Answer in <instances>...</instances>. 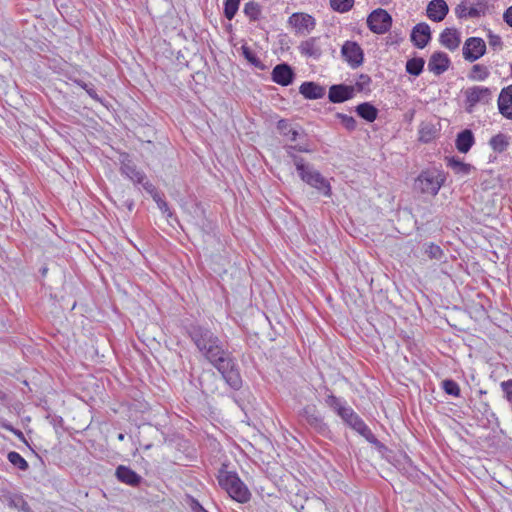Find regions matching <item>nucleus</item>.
<instances>
[{
	"label": "nucleus",
	"mask_w": 512,
	"mask_h": 512,
	"mask_svg": "<svg viewBox=\"0 0 512 512\" xmlns=\"http://www.w3.org/2000/svg\"><path fill=\"white\" fill-rule=\"evenodd\" d=\"M187 333L201 355L218 370L225 382L233 390H239L242 378L224 342L211 329L201 325H190Z\"/></svg>",
	"instance_id": "f257e3e1"
},
{
	"label": "nucleus",
	"mask_w": 512,
	"mask_h": 512,
	"mask_svg": "<svg viewBox=\"0 0 512 512\" xmlns=\"http://www.w3.org/2000/svg\"><path fill=\"white\" fill-rule=\"evenodd\" d=\"M293 162L303 182L317 189L323 195L327 197L331 196L330 183L319 171L315 170L312 165L305 163L304 159L301 157L293 156Z\"/></svg>",
	"instance_id": "f03ea898"
},
{
	"label": "nucleus",
	"mask_w": 512,
	"mask_h": 512,
	"mask_svg": "<svg viewBox=\"0 0 512 512\" xmlns=\"http://www.w3.org/2000/svg\"><path fill=\"white\" fill-rule=\"evenodd\" d=\"M217 480L233 500L239 503H246L250 500V491L235 472L220 470Z\"/></svg>",
	"instance_id": "7ed1b4c3"
},
{
	"label": "nucleus",
	"mask_w": 512,
	"mask_h": 512,
	"mask_svg": "<svg viewBox=\"0 0 512 512\" xmlns=\"http://www.w3.org/2000/svg\"><path fill=\"white\" fill-rule=\"evenodd\" d=\"M443 174L437 169L422 171L415 181V189L435 196L444 183Z\"/></svg>",
	"instance_id": "20e7f679"
},
{
	"label": "nucleus",
	"mask_w": 512,
	"mask_h": 512,
	"mask_svg": "<svg viewBox=\"0 0 512 512\" xmlns=\"http://www.w3.org/2000/svg\"><path fill=\"white\" fill-rule=\"evenodd\" d=\"M302 423L306 424L316 434L329 438L331 430L327 423L324 422L323 417L319 414L316 406L307 405L299 413Z\"/></svg>",
	"instance_id": "39448f33"
},
{
	"label": "nucleus",
	"mask_w": 512,
	"mask_h": 512,
	"mask_svg": "<svg viewBox=\"0 0 512 512\" xmlns=\"http://www.w3.org/2000/svg\"><path fill=\"white\" fill-rule=\"evenodd\" d=\"M492 89L483 86H473L465 90L466 111L472 113L478 104H488L492 100Z\"/></svg>",
	"instance_id": "423d86ee"
},
{
	"label": "nucleus",
	"mask_w": 512,
	"mask_h": 512,
	"mask_svg": "<svg viewBox=\"0 0 512 512\" xmlns=\"http://www.w3.org/2000/svg\"><path fill=\"white\" fill-rule=\"evenodd\" d=\"M120 170L121 173L129 178L133 183L141 184L149 194H153L155 192V186L147 179L145 173L139 170L132 161H122Z\"/></svg>",
	"instance_id": "0eeeda50"
},
{
	"label": "nucleus",
	"mask_w": 512,
	"mask_h": 512,
	"mask_svg": "<svg viewBox=\"0 0 512 512\" xmlns=\"http://www.w3.org/2000/svg\"><path fill=\"white\" fill-rule=\"evenodd\" d=\"M367 25L372 32L384 34L392 25V17L386 10L378 8L369 14Z\"/></svg>",
	"instance_id": "6e6552de"
},
{
	"label": "nucleus",
	"mask_w": 512,
	"mask_h": 512,
	"mask_svg": "<svg viewBox=\"0 0 512 512\" xmlns=\"http://www.w3.org/2000/svg\"><path fill=\"white\" fill-rule=\"evenodd\" d=\"M486 53V43L480 37L467 38L463 44V58L468 62H475Z\"/></svg>",
	"instance_id": "1a4fd4ad"
},
{
	"label": "nucleus",
	"mask_w": 512,
	"mask_h": 512,
	"mask_svg": "<svg viewBox=\"0 0 512 512\" xmlns=\"http://www.w3.org/2000/svg\"><path fill=\"white\" fill-rule=\"evenodd\" d=\"M341 53L345 61L352 67L357 68L363 63V50L358 43L346 41L342 46Z\"/></svg>",
	"instance_id": "9d476101"
},
{
	"label": "nucleus",
	"mask_w": 512,
	"mask_h": 512,
	"mask_svg": "<svg viewBox=\"0 0 512 512\" xmlns=\"http://www.w3.org/2000/svg\"><path fill=\"white\" fill-rule=\"evenodd\" d=\"M288 23L299 34L310 33L316 26L314 17L306 13H293L289 17Z\"/></svg>",
	"instance_id": "9b49d317"
},
{
	"label": "nucleus",
	"mask_w": 512,
	"mask_h": 512,
	"mask_svg": "<svg viewBox=\"0 0 512 512\" xmlns=\"http://www.w3.org/2000/svg\"><path fill=\"white\" fill-rule=\"evenodd\" d=\"M294 78L295 73L287 63L278 64L272 70V80L281 86L292 84Z\"/></svg>",
	"instance_id": "f8f14e48"
},
{
	"label": "nucleus",
	"mask_w": 512,
	"mask_h": 512,
	"mask_svg": "<svg viewBox=\"0 0 512 512\" xmlns=\"http://www.w3.org/2000/svg\"><path fill=\"white\" fill-rule=\"evenodd\" d=\"M431 40V30L427 23H418L411 32V41L419 48L423 49Z\"/></svg>",
	"instance_id": "ddd939ff"
},
{
	"label": "nucleus",
	"mask_w": 512,
	"mask_h": 512,
	"mask_svg": "<svg viewBox=\"0 0 512 512\" xmlns=\"http://www.w3.org/2000/svg\"><path fill=\"white\" fill-rule=\"evenodd\" d=\"M451 61L448 55L444 52H434L428 62V69L435 75H441L448 70Z\"/></svg>",
	"instance_id": "4468645a"
},
{
	"label": "nucleus",
	"mask_w": 512,
	"mask_h": 512,
	"mask_svg": "<svg viewBox=\"0 0 512 512\" xmlns=\"http://www.w3.org/2000/svg\"><path fill=\"white\" fill-rule=\"evenodd\" d=\"M355 88L344 84L332 85L329 88L328 98L332 103H342L354 96Z\"/></svg>",
	"instance_id": "2eb2a0df"
},
{
	"label": "nucleus",
	"mask_w": 512,
	"mask_h": 512,
	"mask_svg": "<svg viewBox=\"0 0 512 512\" xmlns=\"http://www.w3.org/2000/svg\"><path fill=\"white\" fill-rule=\"evenodd\" d=\"M319 37H310L302 41L298 47L300 53L306 57L319 59L322 55V48L319 43Z\"/></svg>",
	"instance_id": "dca6fc26"
},
{
	"label": "nucleus",
	"mask_w": 512,
	"mask_h": 512,
	"mask_svg": "<svg viewBox=\"0 0 512 512\" xmlns=\"http://www.w3.org/2000/svg\"><path fill=\"white\" fill-rule=\"evenodd\" d=\"M439 42L448 50L455 51L461 43L460 33L455 28H446L441 32Z\"/></svg>",
	"instance_id": "f3484780"
},
{
	"label": "nucleus",
	"mask_w": 512,
	"mask_h": 512,
	"mask_svg": "<svg viewBox=\"0 0 512 512\" xmlns=\"http://www.w3.org/2000/svg\"><path fill=\"white\" fill-rule=\"evenodd\" d=\"M448 12L449 8L444 0H432L427 6V16L435 22L442 21Z\"/></svg>",
	"instance_id": "a211bd4d"
},
{
	"label": "nucleus",
	"mask_w": 512,
	"mask_h": 512,
	"mask_svg": "<svg viewBox=\"0 0 512 512\" xmlns=\"http://www.w3.org/2000/svg\"><path fill=\"white\" fill-rule=\"evenodd\" d=\"M498 109L505 118L512 120V85L501 90L498 97Z\"/></svg>",
	"instance_id": "6ab92c4d"
},
{
	"label": "nucleus",
	"mask_w": 512,
	"mask_h": 512,
	"mask_svg": "<svg viewBox=\"0 0 512 512\" xmlns=\"http://www.w3.org/2000/svg\"><path fill=\"white\" fill-rule=\"evenodd\" d=\"M299 93L309 100L321 99L325 95V87L318 83L307 81L300 85Z\"/></svg>",
	"instance_id": "aec40b11"
},
{
	"label": "nucleus",
	"mask_w": 512,
	"mask_h": 512,
	"mask_svg": "<svg viewBox=\"0 0 512 512\" xmlns=\"http://www.w3.org/2000/svg\"><path fill=\"white\" fill-rule=\"evenodd\" d=\"M116 477L120 482L131 486H138L142 480V477L139 474L124 465L117 467Z\"/></svg>",
	"instance_id": "412c9836"
},
{
	"label": "nucleus",
	"mask_w": 512,
	"mask_h": 512,
	"mask_svg": "<svg viewBox=\"0 0 512 512\" xmlns=\"http://www.w3.org/2000/svg\"><path fill=\"white\" fill-rule=\"evenodd\" d=\"M475 142L473 132L465 129L457 134L455 145L459 152L467 153Z\"/></svg>",
	"instance_id": "4be33fe9"
},
{
	"label": "nucleus",
	"mask_w": 512,
	"mask_h": 512,
	"mask_svg": "<svg viewBox=\"0 0 512 512\" xmlns=\"http://www.w3.org/2000/svg\"><path fill=\"white\" fill-rule=\"evenodd\" d=\"M338 416L356 432H358L361 426L365 424L359 415L356 414L349 406H347Z\"/></svg>",
	"instance_id": "5701e85b"
},
{
	"label": "nucleus",
	"mask_w": 512,
	"mask_h": 512,
	"mask_svg": "<svg viewBox=\"0 0 512 512\" xmlns=\"http://www.w3.org/2000/svg\"><path fill=\"white\" fill-rule=\"evenodd\" d=\"M357 114L368 122H373L378 116V109L369 102H364L356 107Z\"/></svg>",
	"instance_id": "b1692460"
},
{
	"label": "nucleus",
	"mask_w": 512,
	"mask_h": 512,
	"mask_svg": "<svg viewBox=\"0 0 512 512\" xmlns=\"http://www.w3.org/2000/svg\"><path fill=\"white\" fill-rule=\"evenodd\" d=\"M448 166L454 170L456 174L468 175L472 170V165L462 162L460 159L451 157L447 159Z\"/></svg>",
	"instance_id": "393cba45"
},
{
	"label": "nucleus",
	"mask_w": 512,
	"mask_h": 512,
	"mask_svg": "<svg viewBox=\"0 0 512 512\" xmlns=\"http://www.w3.org/2000/svg\"><path fill=\"white\" fill-rule=\"evenodd\" d=\"M425 60L421 57H414L406 62L407 73L413 76H419L424 68Z\"/></svg>",
	"instance_id": "a878e982"
},
{
	"label": "nucleus",
	"mask_w": 512,
	"mask_h": 512,
	"mask_svg": "<svg viewBox=\"0 0 512 512\" xmlns=\"http://www.w3.org/2000/svg\"><path fill=\"white\" fill-rule=\"evenodd\" d=\"M489 145L495 152L502 153L509 146L508 137L502 133H499L490 139Z\"/></svg>",
	"instance_id": "bb28decb"
},
{
	"label": "nucleus",
	"mask_w": 512,
	"mask_h": 512,
	"mask_svg": "<svg viewBox=\"0 0 512 512\" xmlns=\"http://www.w3.org/2000/svg\"><path fill=\"white\" fill-rule=\"evenodd\" d=\"M489 75L490 72L488 67L482 64H475L472 66L468 77L471 80L484 81Z\"/></svg>",
	"instance_id": "cd10ccee"
},
{
	"label": "nucleus",
	"mask_w": 512,
	"mask_h": 512,
	"mask_svg": "<svg viewBox=\"0 0 512 512\" xmlns=\"http://www.w3.org/2000/svg\"><path fill=\"white\" fill-rule=\"evenodd\" d=\"M7 459L14 467L21 471H27L29 469L28 462L16 451H10L7 454Z\"/></svg>",
	"instance_id": "c85d7f7f"
},
{
	"label": "nucleus",
	"mask_w": 512,
	"mask_h": 512,
	"mask_svg": "<svg viewBox=\"0 0 512 512\" xmlns=\"http://www.w3.org/2000/svg\"><path fill=\"white\" fill-rule=\"evenodd\" d=\"M325 403L328 407L333 409L337 415H339L347 406L345 405V401H342L340 398L336 397L333 394H329L326 399Z\"/></svg>",
	"instance_id": "c756f323"
},
{
	"label": "nucleus",
	"mask_w": 512,
	"mask_h": 512,
	"mask_svg": "<svg viewBox=\"0 0 512 512\" xmlns=\"http://www.w3.org/2000/svg\"><path fill=\"white\" fill-rule=\"evenodd\" d=\"M244 13L250 20L256 21L261 14L260 5L254 1L247 2L244 6Z\"/></svg>",
	"instance_id": "7c9ffc66"
},
{
	"label": "nucleus",
	"mask_w": 512,
	"mask_h": 512,
	"mask_svg": "<svg viewBox=\"0 0 512 512\" xmlns=\"http://www.w3.org/2000/svg\"><path fill=\"white\" fill-rule=\"evenodd\" d=\"M354 5V0H330L331 8L339 13L348 12Z\"/></svg>",
	"instance_id": "2f4dec72"
},
{
	"label": "nucleus",
	"mask_w": 512,
	"mask_h": 512,
	"mask_svg": "<svg viewBox=\"0 0 512 512\" xmlns=\"http://www.w3.org/2000/svg\"><path fill=\"white\" fill-rule=\"evenodd\" d=\"M357 433H359L369 443L375 445L376 447H378V448L384 447L383 444L376 438V436L372 433V431L366 424H363Z\"/></svg>",
	"instance_id": "473e14b6"
},
{
	"label": "nucleus",
	"mask_w": 512,
	"mask_h": 512,
	"mask_svg": "<svg viewBox=\"0 0 512 512\" xmlns=\"http://www.w3.org/2000/svg\"><path fill=\"white\" fill-rule=\"evenodd\" d=\"M240 0H225L224 15L228 20H232L238 11Z\"/></svg>",
	"instance_id": "72a5a7b5"
},
{
	"label": "nucleus",
	"mask_w": 512,
	"mask_h": 512,
	"mask_svg": "<svg viewBox=\"0 0 512 512\" xmlns=\"http://www.w3.org/2000/svg\"><path fill=\"white\" fill-rule=\"evenodd\" d=\"M442 388L446 394L458 397L460 396V387L457 382L452 379H445L442 381Z\"/></svg>",
	"instance_id": "f704fd0d"
},
{
	"label": "nucleus",
	"mask_w": 512,
	"mask_h": 512,
	"mask_svg": "<svg viewBox=\"0 0 512 512\" xmlns=\"http://www.w3.org/2000/svg\"><path fill=\"white\" fill-rule=\"evenodd\" d=\"M241 50H242V55L244 56V58L249 62L251 63L252 65H254L255 67H258V68H263V64L262 62L260 61V59L255 55V53L246 45H243L241 47Z\"/></svg>",
	"instance_id": "c9c22d12"
},
{
	"label": "nucleus",
	"mask_w": 512,
	"mask_h": 512,
	"mask_svg": "<svg viewBox=\"0 0 512 512\" xmlns=\"http://www.w3.org/2000/svg\"><path fill=\"white\" fill-rule=\"evenodd\" d=\"M487 8H488L487 2L478 1L477 3L470 6V8L468 10L469 17L476 18V17H480L481 15H484Z\"/></svg>",
	"instance_id": "e433bc0d"
},
{
	"label": "nucleus",
	"mask_w": 512,
	"mask_h": 512,
	"mask_svg": "<svg viewBox=\"0 0 512 512\" xmlns=\"http://www.w3.org/2000/svg\"><path fill=\"white\" fill-rule=\"evenodd\" d=\"M336 117L340 120L341 124L349 131H353L356 129L357 122L356 120L349 115L337 113Z\"/></svg>",
	"instance_id": "4c0bfd02"
},
{
	"label": "nucleus",
	"mask_w": 512,
	"mask_h": 512,
	"mask_svg": "<svg viewBox=\"0 0 512 512\" xmlns=\"http://www.w3.org/2000/svg\"><path fill=\"white\" fill-rule=\"evenodd\" d=\"M308 507L311 510V512H326L327 511L326 503L318 497L308 500Z\"/></svg>",
	"instance_id": "58836bf2"
},
{
	"label": "nucleus",
	"mask_w": 512,
	"mask_h": 512,
	"mask_svg": "<svg viewBox=\"0 0 512 512\" xmlns=\"http://www.w3.org/2000/svg\"><path fill=\"white\" fill-rule=\"evenodd\" d=\"M425 253L428 255V257L430 259H437V260H439L443 256V251L440 248V246H438V245H436L434 243H429V244L426 245Z\"/></svg>",
	"instance_id": "ea45409f"
},
{
	"label": "nucleus",
	"mask_w": 512,
	"mask_h": 512,
	"mask_svg": "<svg viewBox=\"0 0 512 512\" xmlns=\"http://www.w3.org/2000/svg\"><path fill=\"white\" fill-rule=\"evenodd\" d=\"M75 83H76L78 86H80L82 89H84V90L87 92V94H88L92 99H94V100H96V101H100V98H99V96H98V94H97V92H96V89H95V87H94V85H93V84H91V83H86V82H84V81H82V80H75Z\"/></svg>",
	"instance_id": "a19ab883"
},
{
	"label": "nucleus",
	"mask_w": 512,
	"mask_h": 512,
	"mask_svg": "<svg viewBox=\"0 0 512 512\" xmlns=\"http://www.w3.org/2000/svg\"><path fill=\"white\" fill-rule=\"evenodd\" d=\"M154 201L157 203L159 209L167 214L168 217H170L172 215V213L170 212L169 210V207H168V204L165 200H163L160 196H159V193L157 192V190L155 189V192L153 194H150Z\"/></svg>",
	"instance_id": "79ce46f5"
},
{
	"label": "nucleus",
	"mask_w": 512,
	"mask_h": 512,
	"mask_svg": "<svg viewBox=\"0 0 512 512\" xmlns=\"http://www.w3.org/2000/svg\"><path fill=\"white\" fill-rule=\"evenodd\" d=\"M488 42L490 47H492L494 50H500L502 49L503 42L499 35L493 34L492 32H489L488 34Z\"/></svg>",
	"instance_id": "37998d69"
},
{
	"label": "nucleus",
	"mask_w": 512,
	"mask_h": 512,
	"mask_svg": "<svg viewBox=\"0 0 512 512\" xmlns=\"http://www.w3.org/2000/svg\"><path fill=\"white\" fill-rule=\"evenodd\" d=\"M371 83V78L367 74H361L355 84L357 91L365 90Z\"/></svg>",
	"instance_id": "c03bdc74"
},
{
	"label": "nucleus",
	"mask_w": 512,
	"mask_h": 512,
	"mask_svg": "<svg viewBox=\"0 0 512 512\" xmlns=\"http://www.w3.org/2000/svg\"><path fill=\"white\" fill-rule=\"evenodd\" d=\"M469 8L470 7L468 6V1L464 0L460 4H458V6L455 9V12L459 18L469 17Z\"/></svg>",
	"instance_id": "a18cd8bd"
},
{
	"label": "nucleus",
	"mask_w": 512,
	"mask_h": 512,
	"mask_svg": "<svg viewBox=\"0 0 512 512\" xmlns=\"http://www.w3.org/2000/svg\"><path fill=\"white\" fill-rule=\"evenodd\" d=\"M12 502L19 510L23 512H32L29 504L22 497H16Z\"/></svg>",
	"instance_id": "49530a36"
},
{
	"label": "nucleus",
	"mask_w": 512,
	"mask_h": 512,
	"mask_svg": "<svg viewBox=\"0 0 512 512\" xmlns=\"http://www.w3.org/2000/svg\"><path fill=\"white\" fill-rule=\"evenodd\" d=\"M501 388L505 393L506 399L512 404V380L503 381Z\"/></svg>",
	"instance_id": "de8ad7c7"
},
{
	"label": "nucleus",
	"mask_w": 512,
	"mask_h": 512,
	"mask_svg": "<svg viewBox=\"0 0 512 512\" xmlns=\"http://www.w3.org/2000/svg\"><path fill=\"white\" fill-rule=\"evenodd\" d=\"M504 22L512 28V5L503 13Z\"/></svg>",
	"instance_id": "09e8293b"
},
{
	"label": "nucleus",
	"mask_w": 512,
	"mask_h": 512,
	"mask_svg": "<svg viewBox=\"0 0 512 512\" xmlns=\"http://www.w3.org/2000/svg\"><path fill=\"white\" fill-rule=\"evenodd\" d=\"M432 139V135H431V129L427 130L426 131V128H422L420 130V140L422 142H429L430 140Z\"/></svg>",
	"instance_id": "8fccbe9b"
},
{
	"label": "nucleus",
	"mask_w": 512,
	"mask_h": 512,
	"mask_svg": "<svg viewBox=\"0 0 512 512\" xmlns=\"http://www.w3.org/2000/svg\"><path fill=\"white\" fill-rule=\"evenodd\" d=\"M284 134L289 136L291 141H296L297 140L298 131L293 129V128H289V130L287 132H284Z\"/></svg>",
	"instance_id": "3c124183"
},
{
	"label": "nucleus",
	"mask_w": 512,
	"mask_h": 512,
	"mask_svg": "<svg viewBox=\"0 0 512 512\" xmlns=\"http://www.w3.org/2000/svg\"><path fill=\"white\" fill-rule=\"evenodd\" d=\"M294 150H298L300 152H304V151H307L306 149H303L301 147L297 148L296 146H288L286 148V151H287V154L293 159V156H296L293 151Z\"/></svg>",
	"instance_id": "603ef678"
},
{
	"label": "nucleus",
	"mask_w": 512,
	"mask_h": 512,
	"mask_svg": "<svg viewBox=\"0 0 512 512\" xmlns=\"http://www.w3.org/2000/svg\"><path fill=\"white\" fill-rule=\"evenodd\" d=\"M278 128L284 133V132H287L290 127H289V125L287 124L286 121L280 120L278 122Z\"/></svg>",
	"instance_id": "864d4df0"
},
{
	"label": "nucleus",
	"mask_w": 512,
	"mask_h": 512,
	"mask_svg": "<svg viewBox=\"0 0 512 512\" xmlns=\"http://www.w3.org/2000/svg\"><path fill=\"white\" fill-rule=\"evenodd\" d=\"M12 433H13L14 435H16V437H17L19 440H21V441H23L24 443H26V444H27V441H26L25 436H24V434H23V432H22V431H20L19 429H15V430H13V432H12Z\"/></svg>",
	"instance_id": "5fc2aeb1"
},
{
	"label": "nucleus",
	"mask_w": 512,
	"mask_h": 512,
	"mask_svg": "<svg viewBox=\"0 0 512 512\" xmlns=\"http://www.w3.org/2000/svg\"><path fill=\"white\" fill-rule=\"evenodd\" d=\"M3 427L6 429V430H9L11 432H13V430H15L16 428H14L11 424H4Z\"/></svg>",
	"instance_id": "6e6d98bb"
},
{
	"label": "nucleus",
	"mask_w": 512,
	"mask_h": 512,
	"mask_svg": "<svg viewBox=\"0 0 512 512\" xmlns=\"http://www.w3.org/2000/svg\"><path fill=\"white\" fill-rule=\"evenodd\" d=\"M117 438L119 441H123L125 438V435L123 433H119Z\"/></svg>",
	"instance_id": "4d7b16f0"
},
{
	"label": "nucleus",
	"mask_w": 512,
	"mask_h": 512,
	"mask_svg": "<svg viewBox=\"0 0 512 512\" xmlns=\"http://www.w3.org/2000/svg\"><path fill=\"white\" fill-rule=\"evenodd\" d=\"M389 0H381L383 4H387Z\"/></svg>",
	"instance_id": "13d9d810"
},
{
	"label": "nucleus",
	"mask_w": 512,
	"mask_h": 512,
	"mask_svg": "<svg viewBox=\"0 0 512 512\" xmlns=\"http://www.w3.org/2000/svg\"><path fill=\"white\" fill-rule=\"evenodd\" d=\"M484 407H485V411H486V410L488 409V407H489V406H488V404H486V403H485V404H484Z\"/></svg>",
	"instance_id": "bf43d9fd"
},
{
	"label": "nucleus",
	"mask_w": 512,
	"mask_h": 512,
	"mask_svg": "<svg viewBox=\"0 0 512 512\" xmlns=\"http://www.w3.org/2000/svg\"><path fill=\"white\" fill-rule=\"evenodd\" d=\"M201 512H207L206 510H204L203 508H201Z\"/></svg>",
	"instance_id": "052dcab7"
}]
</instances>
